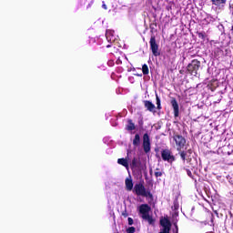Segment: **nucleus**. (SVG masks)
I'll use <instances>...</instances> for the list:
<instances>
[{"instance_id":"nucleus-31","label":"nucleus","mask_w":233,"mask_h":233,"mask_svg":"<svg viewBox=\"0 0 233 233\" xmlns=\"http://www.w3.org/2000/svg\"><path fill=\"white\" fill-rule=\"evenodd\" d=\"M93 4H94V2L91 1V3L87 5V8H90V6H92Z\"/></svg>"},{"instance_id":"nucleus-17","label":"nucleus","mask_w":233,"mask_h":233,"mask_svg":"<svg viewBox=\"0 0 233 233\" xmlns=\"http://www.w3.org/2000/svg\"><path fill=\"white\" fill-rule=\"evenodd\" d=\"M133 145L135 147H139V145H141V137H139V134H137L135 136V138L133 140Z\"/></svg>"},{"instance_id":"nucleus-22","label":"nucleus","mask_w":233,"mask_h":233,"mask_svg":"<svg viewBox=\"0 0 233 233\" xmlns=\"http://www.w3.org/2000/svg\"><path fill=\"white\" fill-rule=\"evenodd\" d=\"M132 167H137V158L134 157L131 162Z\"/></svg>"},{"instance_id":"nucleus-28","label":"nucleus","mask_w":233,"mask_h":233,"mask_svg":"<svg viewBox=\"0 0 233 233\" xmlns=\"http://www.w3.org/2000/svg\"><path fill=\"white\" fill-rule=\"evenodd\" d=\"M122 63H123V61L121 60V58H117L116 65H121Z\"/></svg>"},{"instance_id":"nucleus-29","label":"nucleus","mask_w":233,"mask_h":233,"mask_svg":"<svg viewBox=\"0 0 233 233\" xmlns=\"http://www.w3.org/2000/svg\"><path fill=\"white\" fill-rule=\"evenodd\" d=\"M134 128H136L134 124H132L131 126L128 127V130H134Z\"/></svg>"},{"instance_id":"nucleus-1","label":"nucleus","mask_w":233,"mask_h":233,"mask_svg":"<svg viewBox=\"0 0 233 233\" xmlns=\"http://www.w3.org/2000/svg\"><path fill=\"white\" fill-rule=\"evenodd\" d=\"M150 210L151 208L148 204H142L138 208L140 218H142L144 221H147L149 225H154V218L150 216Z\"/></svg>"},{"instance_id":"nucleus-30","label":"nucleus","mask_w":233,"mask_h":233,"mask_svg":"<svg viewBox=\"0 0 233 233\" xmlns=\"http://www.w3.org/2000/svg\"><path fill=\"white\" fill-rule=\"evenodd\" d=\"M229 10H230V12H231V14L233 15V5H229Z\"/></svg>"},{"instance_id":"nucleus-20","label":"nucleus","mask_w":233,"mask_h":233,"mask_svg":"<svg viewBox=\"0 0 233 233\" xmlns=\"http://www.w3.org/2000/svg\"><path fill=\"white\" fill-rule=\"evenodd\" d=\"M169 232H170V228H162L160 229L159 233H169Z\"/></svg>"},{"instance_id":"nucleus-23","label":"nucleus","mask_w":233,"mask_h":233,"mask_svg":"<svg viewBox=\"0 0 233 233\" xmlns=\"http://www.w3.org/2000/svg\"><path fill=\"white\" fill-rule=\"evenodd\" d=\"M155 176H156V177H161V176H163V173L160 171H157V172H155Z\"/></svg>"},{"instance_id":"nucleus-13","label":"nucleus","mask_w":233,"mask_h":233,"mask_svg":"<svg viewBox=\"0 0 233 233\" xmlns=\"http://www.w3.org/2000/svg\"><path fill=\"white\" fill-rule=\"evenodd\" d=\"M144 106H145V108H147V110H148V112H156V105H154L149 100L144 101Z\"/></svg>"},{"instance_id":"nucleus-34","label":"nucleus","mask_w":233,"mask_h":233,"mask_svg":"<svg viewBox=\"0 0 233 233\" xmlns=\"http://www.w3.org/2000/svg\"><path fill=\"white\" fill-rule=\"evenodd\" d=\"M176 229H177V232H176V233H177V225H176Z\"/></svg>"},{"instance_id":"nucleus-15","label":"nucleus","mask_w":233,"mask_h":233,"mask_svg":"<svg viewBox=\"0 0 233 233\" xmlns=\"http://www.w3.org/2000/svg\"><path fill=\"white\" fill-rule=\"evenodd\" d=\"M160 225H161L162 228H169V229L172 227V224L170 223V220H168L167 218L161 219L160 220Z\"/></svg>"},{"instance_id":"nucleus-18","label":"nucleus","mask_w":233,"mask_h":233,"mask_svg":"<svg viewBox=\"0 0 233 233\" xmlns=\"http://www.w3.org/2000/svg\"><path fill=\"white\" fill-rule=\"evenodd\" d=\"M142 72L144 76H148L149 70H148V66L147 64H144L142 66Z\"/></svg>"},{"instance_id":"nucleus-10","label":"nucleus","mask_w":233,"mask_h":233,"mask_svg":"<svg viewBox=\"0 0 233 233\" xmlns=\"http://www.w3.org/2000/svg\"><path fill=\"white\" fill-rule=\"evenodd\" d=\"M178 154L182 159V161H187V159H190V156H192V149H187V151H178Z\"/></svg>"},{"instance_id":"nucleus-11","label":"nucleus","mask_w":233,"mask_h":233,"mask_svg":"<svg viewBox=\"0 0 233 233\" xmlns=\"http://www.w3.org/2000/svg\"><path fill=\"white\" fill-rule=\"evenodd\" d=\"M125 185H126V189L128 192H131V190L134 189V182L132 181V177L131 176H129L128 177L126 178Z\"/></svg>"},{"instance_id":"nucleus-9","label":"nucleus","mask_w":233,"mask_h":233,"mask_svg":"<svg viewBox=\"0 0 233 233\" xmlns=\"http://www.w3.org/2000/svg\"><path fill=\"white\" fill-rule=\"evenodd\" d=\"M170 103L174 110V116L179 117V104H177V100H176V98H172Z\"/></svg>"},{"instance_id":"nucleus-6","label":"nucleus","mask_w":233,"mask_h":233,"mask_svg":"<svg viewBox=\"0 0 233 233\" xmlns=\"http://www.w3.org/2000/svg\"><path fill=\"white\" fill-rule=\"evenodd\" d=\"M149 44H150V49H151L153 56H155V57L161 56V53L159 52V46L157 45V43H156L155 35L151 36Z\"/></svg>"},{"instance_id":"nucleus-7","label":"nucleus","mask_w":233,"mask_h":233,"mask_svg":"<svg viewBox=\"0 0 233 233\" xmlns=\"http://www.w3.org/2000/svg\"><path fill=\"white\" fill-rule=\"evenodd\" d=\"M142 147L146 154H148V152H150V137L147 133H145L143 136Z\"/></svg>"},{"instance_id":"nucleus-2","label":"nucleus","mask_w":233,"mask_h":233,"mask_svg":"<svg viewBox=\"0 0 233 233\" xmlns=\"http://www.w3.org/2000/svg\"><path fill=\"white\" fill-rule=\"evenodd\" d=\"M134 192L137 194V196H142L143 198H152V193H150V191H147V188H145V186L141 183L135 185Z\"/></svg>"},{"instance_id":"nucleus-8","label":"nucleus","mask_w":233,"mask_h":233,"mask_svg":"<svg viewBox=\"0 0 233 233\" xmlns=\"http://www.w3.org/2000/svg\"><path fill=\"white\" fill-rule=\"evenodd\" d=\"M211 3L217 10H225V6L227 5V0H211Z\"/></svg>"},{"instance_id":"nucleus-12","label":"nucleus","mask_w":233,"mask_h":233,"mask_svg":"<svg viewBox=\"0 0 233 233\" xmlns=\"http://www.w3.org/2000/svg\"><path fill=\"white\" fill-rule=\"evenodd\" d=\"M106 38L108 43H114L116 41V35H114L113 30L106 31Z\"/></svg>"},{"instance_id":"nucleus-4","label":"nucleus","mask_w":233,"mask_h":233,"mask_svg":"<svg viewBox=\"0 0 233 233\" xmlns=\"http://www.w3.org/2000/svg\"><path fill=\"white\" fill-rule=\"evenodd\" d=\"M161 157L163 161H167L169 165H172V163L176 161V157H174L170 149H163L161 151Z\"/></svg>"},{"instance_id":"nucleus-24","label":"nucleus","mask_w":233,"mask_h":233,"mask_svg":"<svg viewBox=\"0 0 233 233\" xmlns=\"http://www.w3.org/2000/svg\"><path fill=\"white\" fill-rule=\"evenodd\" d=\"M127 221H128V225L130 226L134 225V219L132 218H128Z\"/></svg>"},{"instance_id":"nucleus-26","label":"nucleus","mask_w":233,"mask_h":233,"mask_svg":"<svg viewBox=\"0 0 233 233\" xmlns=\"http://www.w3.org/2000/svg\"><path fill=\"white\" fill-rule=\"evenodd\" d=\"M186 172L188 177H192V171H190V169H186Z\"/></svg>"},{"instance_id":"nucleus-27","label":"nucleus","mask_w":233,"mask_h":233,"mask_svg":"<svg viewBox=\"0 0 233 233\" xmlns=\"http://www.w3.org/2000/svg\"><path fill=\"white\" fill-rule=\"evenodd\" d=\"M107 65H108V66H114V61L109 60V61L107 62Z\"/></svg>"},{"instance_id":"nucleus-21","label":"nucleus","mask_w":233,"mask_h":233,"mask_svg":"<svg viewBox=\"0 0 233 233\" xmlns=\"http://www.w3.org/2000/svg\"><path fill=\"white\" fill-rule=\"evenodd\" d=\"M136 232V228L130 227L127 229V233H135Z\"/></svg>"},{"instance_id":"nucleus-5","label":"nucleus","mask_w":233,"mask_h":233,"mask_svg":"<svg viewBox=\"0 0 233 233\" xmlns=\"http://www.w3.org/2000/svg\"><path fill=\"white\" fill-rule=\"evenodd\" d=\"M199 66H201V62L198 60H192L190 64L187 66V72H190L191 76H198V70H199Z\"/></svg>"},{"instance_id":"nucleus-14","label":"nucleus","mask_w":233,"mask_h":233,"mask_svg":"<svg viewBox=\"0 0 233 233\" xmlns=\"http://www.w3.org/2000/svg\"><path fill=\"white\" fill-rule=\"evenodd\" d=\"M217 19L218 16L208 14L207 16L204 18V25H210V23H215Z\"/></svg>"},{"instance_id":"nucleus-33","label":"nucleus","mask_w":233,"mask_h":233,"mask_svg":"<svg viewBox=\"0 0 233 233\" xmlns=\"http://www.w3.org/2000/svg\"><path fill=\"white\" fill-rule=\"evenodd\" d=\"M110 46H111L110 45H107V46H106V48H110Z\"/></svg>"},{"instance_id":"nucleus-3","label":"nucleus","mask_w":233,"mask_h":233,"mask_svg":"<svg viewBox=\"0 0 233 233\" xmlns=\"http://www.w3.org/2000/svg\"><path fill=\"white\" fill-rule=\"evenodd\" d=\"M173 139L176 143L177 152H181L185 148V145H187V139L181 135H174Z\"/></svg>"},{"instance_id":"nucleus-19","label":"nucleus","mask_w":233,"mask_h":233,"mask_svg":"<svg viewBox=\"0 0 233 233\" xmlns=\"http://www.w3.org/2000/svg\"><path fill=\"white\" fill-rule=\"evenodd\" d=\"M157 99V110H161V99L159 98V96L156 95Z\"/></svg>"},{"instance_id":"nucleus-16","label":"nucleus","mask_w":233,"mask_h":233,"mask_svg":"<svg viewBox=\"0 0 233 233\" xmlns=\"http://www.w3.org/2000/svg\"><path fill=\"white\" fill-rule=\"evenodd\" d=\"M118 165H122V167H125L128 170V160L126 158H118L117 159Z\"/></svg>"},{"instance_id":"nucleus-25","label":"nucleus","mask_w":233,"mask_h":233,"mask_svg":"<svg viewBox=\"0 0 233 233\" xmlns=\"http://www.w3.org/2000/svg\"><path fill=\"white\" fill-rule=\"evenodd\" d=\"M198 37H199L200 39H205V37H206L205 33H198Z\"/></svg>"},{"instance_id":"nucleus-32","label":"nucleus","mask_w":233,"mask_h":233,"mask_svg":"<svg viewBox=\"0 0 233 233\" xmlns=\"http://www.w3.org/2000/svg\"><path fill=\"white\" fill-rule=\"evenodd\" d=\"M102 8H104V10H106V5L105 4L102 5Z\"/></svg>"}]
</instances>
